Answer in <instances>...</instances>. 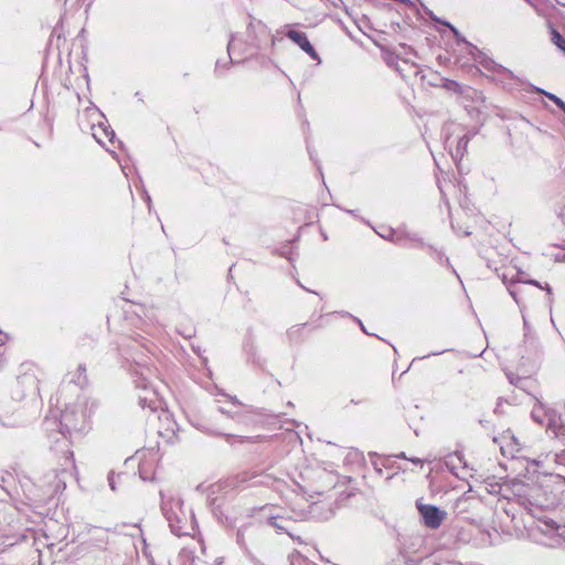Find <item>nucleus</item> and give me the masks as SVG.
Returning a JSON list of instances; mask_svg holds the SVG:
<instances>
[{
  "mask_svg": "<svg viewBox=\"0 0 565 565\" xmlns=\"http://www.w3.org/2000/svg\"><path fill=\"white\" fill-rule=\"evenodd\" d=\"M247 43L246 47L244 46L243 40L236 35H233L228 42V52L230 54H235L236 52L246 53L248 47L257 49L260 45L262 40L268 38V31L264 23L260 21L252 20L247 25Z\"/></svg>",
  "mask_w": 565,
  "mask_h": 565,
  "instance_id": "1",
  "label": "nucleus"
},
{
  "mask_svg": "<svg viewBox=\"0 0 565 565\" xmlns=\"http://www.w3.org/2000/svg\"><path fill=\"white\" fill-rule=\"evenodd\" d=\"M162 511L169 522L171 531L182 536L188 533V520L185 513L182 510V503L180 500H166L162 502Z\"/></svg>",
  "mask_w": 565,
  "mask_h": 565,
  "instance_id": "2",
  "label": "nucleus"
},
{
  "mask_svg": "<svg viewBox=\"0 0 565 565\" xmlns=\"http://www.w3.org/2000/svg\"><path fill=\"white\" fill-rule=\"evenodd\" d=\"M541 413H543L547 419L546 430L565 445V420L563 417L553 409H545L544 406L539 403L532 411V418L539 424H543Z\"/></svg>",
  "mask_w": 565,
  "mask_h": 565,
  "instance_id": "3",
  "label": "nucleus"
},
{
  "mask_svg": "<svg viewBox=\"0 0 565 565\" xmlns=\"http://www.w3.org/2000/svg\"><path fill=\"white\" fill-rule=\"evenodd\" d=\"M137 386L141 388L139 404L142 408H149L151 412H163V401L156 390H149L148 385L143 382H138Z\"/></svg>",
  "mask_w": 565,
  "mask_h": 565,
  "instance_id": "4",
  "label": "nucleus"
},
{
  "mask_svg": "<svg viewBox=\"0 0 565 565\" xmlns=\"http://www.w3.org/2000/svg\"><path fill=\"white\" fill-rule=\"evenodd\" d=\"M416 507L424 519V523L429 529H438L446 518V513L435 505L417 502Z\"/></svg>",
  "mask_w": 565,
  "mask_h": 565,
  "instance_id": "5",
  "label": "nucleus"
},
{
  "mask_svg": "<svg viewBox=\"0 0 565 565\" xmlns=\"http://www.w3.org/2000/svg\"><path fill=\"white\" fill-rule=\"evenodd\" d=\"M90 130L92 136L100 146L106 149L115 146V134L105 122L99 120L97 124H93Z\"/></svg>",
  "mask_w": 565,
  "mask_h": 565,
  "instance_id": "6",
  "label": "nucleus"
},
{
  "mask_svg": "<svg viewBox=\"0 0 565 565\" xmlns=\"http://www.w3.org/2000/svg\"><path fill=\"white\" fill-rule=\"evenodd\" d=\"M288 39L298 44L310 57L316 60L318 57L315 47L309 42L305 32L297 30H289L287 33Z\"/></svg>",
  "mask_w": 565,
  "mask_h": 565,
  "instance_id": "7",
  "label": "nucleus"
},
{
  "mask_svg": "<svg viewBox=\"0 0 565 565\" xmlns=\"http://www.w3.org/2000/svg\"><path fill=\"white\" fill-rule=\"evenodd\" d=\"M551 42L565 54V39L554 28H551Z\"/></svg>",
  "mask_w": 565,
  "mask_h": 565,
  "instance_id": "8",
  "label": "nucleus"
},
{
  "mask_svg": "<svg viewBox=\"0 0 565 565\" xmlns=\"http://www.w3.org/2000/svg\"><path fill=\"white\" fill-rule=\"evenodd\" d=\"M382 236L388 241L398 243L402 241V235L393 230H387L386 234H382Z\"/></svg>",
  "mask_w": 565,
  "mask_h": 565,
  "instance_id": "9",
  "label": "nucleus"
},
{
  "mask_svg": "<svg viewBox=\"0 0 565 565\" xmlns=\"http://www.w3.org/2000/svg\"><path fill=\"white\" fill-rule=\"evenodd\" d=\"M108 481H109V486L113 490H115V483H114V476L113 475H109L108 476Z\"/></svg>",
  "mask_w": 565,
  "mask_h": 565,
  "instance_id": "10",
  "label": "nucleus"
},
{
  "mask_svg": "<svg viewBox=\"0 0 565 565\" xmlns=\"http://www.w3.org/2000/svg\"><path fill=\"white\" fill-rule=\"evenodd\" d=\"M449 88H454L457 90V88H459V84L458 83H455V82H451L450 85L448 86Z\"/></svg>",
  "mask_w": 565,
  "mask_h": 565,
  "instance_id": "11",
  "label": "nucleus"
},
{
  "mask_svg": "<svg viewBox=\"0 0 565 565\" xmlns=\"http://www.w3.org/2000/svg\"><path fill=\"white\" fill-rule=\"evenodd\" d=\"M78 370H79L81 372H83V373L86 371V369H85L84 366H82V365H79Z\"/></svg>",
  "mask_w": 565,
  "mask_h": 565,
  "instance_id": "12",
  "label": "nucleus"
},
{
  "mask_svg": "<svg viewBox=\"0 0 565 565\" xmlns=\"http://www.w3.org/2000/svg\"><path fill=\"white\" fill-rule=\"evenodd\" d=\"M93 115L97 116L98 118H100V114L96 113V111H93Z\"/></svg>",
  "mask_w": 565,
  "mask_h": 565,
  "instance_id": "13",
  "label": "nucleus"
},
{
  "mask_svg": "<svg viewBox=\"0 0 565 565\" xmlns=\"http://www.w3.org/2000/svg\"><path fill=\"white\" fill-rule=\"evenodd\" d=\"M162 415L168 419L169 414H168L167 412H163V414H162Z\"/></svg>",
  "mask_w": 565,
  "mask_h": 565,
  "instance_id": "14",
  "label": "nucleus"
},
{
  "mask_svg": "<svg viewBox=\"0 0 565 565\" xmlns=\"http://www.w3.org/2000/svg\"><path fill=\"white\" fill-rule=\"evenodd\" d=\"M563 260L565 262V256L563 257Z\"/></svg>",
  "mask_w": 565,
  "mask_h": 565,
  "instance_id": "15",
  "label": "nucleus"
}]
</instances>
